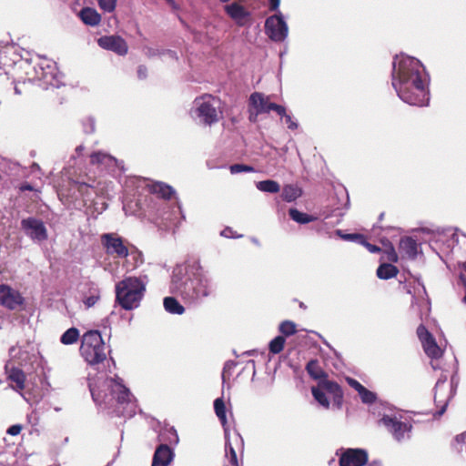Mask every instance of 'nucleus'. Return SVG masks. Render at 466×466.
Masks as SVG:
<instances>
[{"label": "nucleus", "mask_w": 466, "mask_h": 466, "mask_svg": "<svg viewBox=\"0 0 466 466\" xmlns=\"http://www.w3.org/2000/svg\"><path fill=\"white\" fill-rule=\"evenodd\" d=\"M391 85L404 103L416 106L429 105L430 76L419 59L396 55L392 60Z\"/></svg>", "instance_id": "f257e3e1"}, {"label": "nucleus", "mask_w": 466, "mask_h": 466, "mask_svg": "<svg viewBox=\"0 0 466 466\" xmlns=\"http://www.w3.org/2000/svg\"><path fill=\"white\" fill-rule=\"evenodd\" d=\"M41 61L35 66H31V60L23 58L17 53V48L14 45L0 43V69H3L7 75L10 69L15 66L25 70L26 81L37 84L43 89L49 87L59 88L63 86L62 74L58 71L56 64L45 56H40Z\"/></svg>", "instance_id": "f03ea898"}, {"label": "nucleus", "mask_w": 466, "mask_h": 466, "mask_svg": "<svg viewBox=\"0 0 466 466\" xmlns=\"http://www.w3.org/2000/svg\"><path fill=\"white\" fill-rule=\"evenodd\" d=\"M169 291L187 304L198 305L213 294L215 285L201 266L193 263L185 267L177 266L173 269Z\"/></svg>", "instance_id": "7ed1b4c3"}, {"label": "nucleus", "mask_w": 466, "mask_h": 466, "mask_svg": "<svg viewBox=\"0 0 466 466\" xmlns=\"http://www.w3.org/2000/svg\"><path fill=\"white\" fill-rule=\"evenodd\" d=\"M89 390L93 400L97 405L105 404L109 407L115 401L114 411L117 416L132 418L136 414L137 403L135 397L118 376L106 378L101 386L96 387L89 383Z\"/></svg>", "instance_id": "20e7f679"}, {"label": "nucleus", "mask_w": 466, "mask_h": 466, "mask_svg": "<svg viewBox=\"0 0 466 466\" xmlns=\"http://www.w3.org/2000/svg\"><path fill=\"white\" fill-rule=\"evenodd\" d=\"M146 290L145 283L137 277H128L116 285V301L126 310L139 306Z\"/></svg>", "instance_id": "39448f33"}, {"label": "nucleus", "mask_w": 466, "mask_h": 466, "mask_svg": "<svg viewBox=\"0 0 466 466\" xmlns=\"http://www.w3.org/2000/svg\"><path fill=\"white\" fill-rule=\"evenodd\" d=\"M79 352L90 366L100 364L106 360V344L100 331L96 329L86 331L81 337Z\"/></svg>", "instance_id": "423d86ee"}, {"label": "nucleus", "mask_w": 466, "mask_h": 466, "mask_svg": "<svg viewBox=\"0 0 466 466\" xmlns=\"http://www.w3.org/2000/svg\"><path fill=\"white\" fill-rule=\"evenodd\" d=\"M151 191L158 195L161 200L162 209H166L168 206L167 200L170 199L172 196L176 195V190L169 185L163 182H156L152 185ZM158 216L166 221L175 222L181 217L185 219L180 203L177 200L176 204L172 207L171 211H160Z\"/></svg>", "instance_id": "0eeeda50"}, {"label": "nucleus", "mask_w": 466, "mask_h": 466, "mask_svg": "<svg viewBox=\"0 0 466 466\" xmlns=\"http://www.w3.org/2000/svg\"><path fill=\"white\" fill-rule=\"evenodd\" d=\"M213 100L214 98L211 96L196 97L190 111L192 116L199 118L207 126L217 123L218 116Z\"/></svg>", "instance_id": "6e6552de"}, {"label": "nucleus", "mask_w": 466, "mask_h": 466, "mask_svg": "<svg viewBox=\"0 0 466 466\" xmlns=\"http://www.w3.org/2000/svg\"><path fill=\"white\" fill-rule=\"evenodd\" d=\"M100 242L106 255L114 258H126L129 255L128 241L117 233H103Z\"/></svg>", "instance_id": "1a4fd4ad"}, {"label": "nucleus", "mask_w": 466, "mask_h": 466, "mask_svg": "<svg viewBox=\"0 0 466 466\" xmlns=\"http://www.w3.org/2000/svg\"><path fill=\"white\" fill-rule=\"evenodd\" d=\"M275 11L277 13L268 16L265 21V34L271 41L281 43L288 37L289 25L283 14L279 9Z\"/></svg>", "instance_id": "9d476101"}, {"label": "nucleus", "mask_w": 466, "mask_h": 466, "mask_svg": "<svg viewBox=\"0 0 466 466\" xmlns=\"http://www.w3.org/2000/svg\"><path fill=\"white\" fill-rule=\"evenodd\" d=\"M380 422L390 432L396 441L402 442L410 439L412 430L410 423L401 421L397 417L390 415H383Z\"/></svg>", "instance_id": "9b49d317"}, {"label": "nucleus", "mask_w": 466, "mask_h": 466, "mask_svg": "<svg viewBox=\"0 0 466 466\" xmlns=\"http://www.w3.org/2000/svg\"><path fill=\"white\" fill-rule=\"evenodd\" d=\"M21 228L25 234L35 242H43L48 238V233L44 222L35 217L21 220Z\"/></svg>", "instance_id": "f8f14e48"}, {"label": "nucleus", "mask_w": 466, "mask_h": 466, "mask_svg": "<svg viewBox=\"0 0 466 466\" xmlns=\"http://www.w3.org/2000/svg\"><path fill=\"white\" fill-rule=\"evenodd\" d=\"M25 304V299L20 291L7 284L0 285V305L9 310H15Z\"/></svg>", "instance_id": "ddd939ff"}, {"label": "nucleus", "mask_w": 466, "mask_h": 466, "mask_svg": "<svg viewBox=\"0 0 466 466\" xmlns=\"http://www.w3.org/2000/svg\"><path fill=\"white\" fill-rule=\"evenodd\" d=\"M339 466H364L368 462V451L361 448L341 449Z\"/></svg>", "instance_id": "4468645a"}, {"label": "nucleus", "mask_w": 466, "mask_h": 466, "mask_svg": "<svg viewBox=\"0 0 466 466\" xmlns=\"http://www.w3.org/2000/svg\"><path fill=\"white\" fill-rule=\"evenodd\" d=\"M97 44L101 48L112 51L118 56H124L128 51V46L125 39L116 35H103L98 38Z\"/></svg>", "instance_id": "2eb2a0df"}, {"label": "nucleus", "mask_w": 466, "mask_h": 466, "mask_svg": "<svg viewBox=\"0 0 466 466\" xmlns=\"http://www.w3.org/2000/svg\"><path fill=\"white\" fill-rule=\"evenodd\" d=\"M224 10L238 26H245L250 22L251 13L238 2L226 5Z\"/></svg>", "instance_id": "dca6fc26"}, {"label": "nucleus", "mask_w": 466, "mask_h": 466, "mask_svg": "<svg viewBox=\"0 0 466 466\" xmlns=\"http://www.w3.org/2000/svg\"><path fill=\"white\" fill-rule=\"evenodd\" d=\"M174 459V449L167 443H160L153 453L151 466H169Z\"/></svg>", "instance_id": "f3484780"}, {"label": "nucleus", "mask_w": 466, "mask_h": 466, "mask_svg": "<svg viewBox=\"0 0 466 466\" xmlns=\"http://www.w3.org/2000/svg\"><path fill=\"white\" fill-rule=\"evenodd\" d=\"M447 381V376L446 375H441L436 384H435V387H434V390H435V393H434V402L436 404L437 407H440V410L436 412L435 416H441L446 409H447V406H448V403H449V400L452 398L454 392H455V390H453V385H454V377L451 378V392H450V396L447 398V399H441L439 397V390H441V387H443L445 385Z\"/></svg>", "instance_id": "a211bd4d"}, {"label": "nucleus", "mask_w": 466, "mask_h": 466, "mask_svg": "<svg viewBox=\"0 0 466 466\" xmlns=\"http://www.w3.org/2000/svg\"><path fill=\"white\" fill-rule=\"evenodd\" d=\"M318 386L321 388L326 393L332 396L334 404L340 408L343 400V391L339 384L334 380H329L328 378L322 379L318 382Z\"/></svg>", "instance_id": "6ab92c4d"}, {"label": "nucleus", "mask_w": 466, "mask_h": 466, "mask_svg": "<svg viewBox=\"0 0 466 466\" xmlns=\"http://www.w3.org/2000/svg\"><path fill=\"white\" fill-rule=\"evenodd\" d=\"M249 102L250 105L257 109V114L268 113L272 110V108H269V106L274 104L273 102H269L263 94L258 92L250 95Z\"/></svg>", "instance_id": "aec40b11"}, {"label": "nucleus", "mask_w": 466, "mask_h": 466, "mask_svg": "<svg viewBox=\"0 0 466 466\" xmlns=\"http://www.w3.org/2000/svg\"><path fill=\"white\" fill-rule=\"evenodd\" d=\"M399 249L410 259H415L418 255V244L411 237H405L400 240Z\"/></svg>", "instance_id": "412c9836"}, {"label": "nucleus", "mask_w": 466, "mask_h": 466, "mask_svg": "<svg viewBox=\"0 0 466 466\" xmlns=\"http://www.w3.org/2000/svg\"><path fill=\"white\" fill-rule=\"evenodd\" d=\"M158 441L161 443H167L168 446H177L179 442V437L177 430L173 426H166L158 435Z\"/></svg>", "instance_id": "4be33fe9"}, {"label": "nucleus", "mask_w": 466, "mask_h": 466, "mask_svg": "<svg viewBox=\"0 0 466 466\" xmlns=\"http://www.w3.org/2000/svg\"><path fill=\"white\" fill-rule=\"evenodd\" d=\"M79 17L85 25L90 26L97 25L101 21V15L91 7L82 8L79 12Z\"/></svg>", "instance_id": "5701e85b"}, {"label": "nucleus", "mask_w": 466, "mask_h": 466, "mask_svg": "<svg viewBox=\"0 0 466 466\" xmlns=\"http://www.w3.org/2000/svg\"><path fill=\"white\" fill-rule=\"evenodd\" d=\"M305 369L309 377L318 380V382L322 379L328 378L327 372L320 367L319 361L317 359H311L308 361Z\"/></svg>", "instance_id": "b1692460"}, {"label": "nucleus", "mask_w": 466, "mask_h": 466, "mask_svg": "<svg viewBox=\"0 0 466 466\" xmlns=\"http://www.w3.org/2000/svg\"><path fill=\"white\" fill-rule=\"evenodd\" d=\"M163 306L169 314L182 315L185 312L184 306L173 296L165 297Z\"/></svg>", "instance_id": "393cba45"}, {"label": "nucleus", "mask_w": 466, "mask_h": 466, "mask_svg": "<svg viewBox=\"0 0 466 466\" xmlns=\"http://www.w3.org/2000/svg\"><path fill=\"white\" fill-rule=\"evenodd\" d=\"M301 195L302 190L299 187L293 184H287L282 187L280 197L284 201L289 203L297 200Z\"/></svg>", "instance_id": "a878e982"}, {"label": "nucleus", "mask_w": 466, "mask_h": 466, "mask_svg": "<svg viewBox=\"0 0 466 466\" xmlns=\"http://www.w3.org/2000/svg\"><path fill=\"white\" fill-rule=\"evenodd\" d=\"M289 215L293 221L297 222L299 225H306L317 219L316 217L302 212L296 208H290L289 209Z\"/></svg>", "instance_id": "bb28decb"}, {"label": "nucleus", "mask_w": 466, "mask_h": 466, "mask_svg": "<svg viewBox=\"0 0 466 466\" xmlns=\"http://www.w3.org/2000/svg\"><path fill=\"white\" fill-rule=\"evenodd\" d=\"M398 273V268L391 263H380L376 271L377 277L384 280L394 278Z\"/></svg>", "instance_id": "cd10ccee"}, {"label": "nucleus", "mask_w": 466, "mask_h": 466, "mask_svg": "<svg viewBox=\"0 0 466 466\" xmlns=\"http://www.w3.org/2000/svg\"><path fill=\"white\" fill-rule=\"evenodd\" d=\"M422 344L424 352L431 360H438L442 356V350L436 342L435 338L427 340Z\"/></svg>", "instance_id": "c85d7f7f"}, {"label": "nucleus", "mask_w": 466, "mask_h": 466, "mask_svg": "<svg viewBox=\"0 0 466 466\" xmlns=\"http://www.w3.org/2000/svg\"><path fill=\"white\" fill-rule=\"evenodd\" d=\"M256 187L258 190L261 192L269 194H275L280 191L279 183L273 179H265L258 181L256 182Z\"/></svg>", "instance_id": "c756f323"}, {"label": "nucleus", "mask_w": 466, "mask_h": 466, "mask_svg": "<svg viewBox=\"0 0 466 466\" xmlns=\"http://www.w3.org/2000/svg\"><path fill=\"white\" fill-rule=\"evenodd\" d=\"M90 162L92 164H105L108 167L117 164V160L115 157L100 151L91 154Z\"/></svg>", "instance_id": "7c9ffc66"}, {"label": "nucleus", "mask_w": 466, "mask_h": 466, "mask_svg": "<svg viewBox=\"0 0 466 466\" xmlns=\"http://www.w3.org/2000/svg\"><path fill=\"white\" fill-rule=\"evenodd\" d=\"M80 339L79 329L76 327L67 329L61 336L60 342L63 345H73Z\"/></svg>", "instance_id": "2f4dec72"}, {"label": "nucleus", "mask_w": 466, "mask_h": 466, "mask_svg": "<svg viewBox=\"0 0 466 466\" xmlns=\"http://www.w3.org/2000/svg\"><path fill=\"white\" fill-rule=\"evenodd\" d=\"M214 410H215V413H216L217 417L218 418L220 423L222 424L223 429L225 430V428H228L227 427V409H226L224 400L222 398H217L214 400Z\"/></svg>", "instance_id": "473e14b6"}, {"label": "nucleus", "mask_w": 466, "mask_h": 466, "mask_svg": "<svg viewBox=\"0 0 466 466\" xmlns=\"http://www.w3.org/2000/svg\"><path fill=\"white\" fill-rule=\"evenodd\" d=\"M380 243L382 244L383 253L385 254L386 258L391 263L397 262L398 254L395 250L393 244L386 238H382L380 239Z\"/></svg>", "instance_id": "72a5a7b5"}, {"label": "nucleus", "mask_w": 466, "mask_h": 466, "mask_svg": "<svg viewBox=\"0 0 466 466\" xmlns=\"http://www.w3.org/2000/svg\"><path fill=\"white\" fill-rule=\"evenodd\" d=\"M8 379L15 383L18 390H24L25 376L22 370L19 368H12Z\"/></svg>", "instance_id": "f704fd0d"}, {"label": "nucleus", "mask_w": 466, "mask_h": 466, "mask_svg": "<svg viewBox=\"0 0 466 466\" xmlns=\"http://www.w3.org/2000/svg\"><path fill=\"white\" fill-rule=\"evenodd\" d=\"M311 393H312V396L315 399V400L319 405H321L322 407H324L326 409H328L329 407V400L326 395V392L321 388H319V386L312 387Z\"/></svg>", "instance_id": "c9c22d12"}, {"label": "nucleus", "mask_w": 466, "mask_h": 466, "mask_svg": "<svg viewBox=\"0 0 466 466\" xmlns=\"http://www.w3.org/2000/svg\"><path fill=\"white\" fill-rule=\"evenodd\" d=\"M286 339L284 336H277L273 339H271L268 343V350L272 354L280 353L285 346Z\"/></svg>", "instance_id": "e433bc0d"}, {"label": "nucleus", "mask_w": 466, "mask_h": 466, "mask_svg": "<svg viewBox=\"0 0 466 466\" xmlns=\"http://www.w3.org/2000/svg\"><path fill=\"white\" fill-rule=\"evenodd\" d=\"M279 331L281 333L280 336L289 337L297 333V326L291 320H284L279 324Z\"/></svg>", "instance_id": "4c0bfd02"}, {"label": "nucleus", "mask_w": 466, "mask_h": 466, "mask_svg": "<svg viewBox=\"0 0 466 466\" xmlns=\"http://www.w3.org/2000/svg\"><path fill=\"white\" fill-rule=\"evenodd\" d=\"M224 433H225V451H226V452H229V454H230V463L237 464L238 463L237 453L230 442L229 431L228 428H225Z\"/></svg>", "instance_id": "58836bf2"}, {"label": "nucleus", "mask_w": 466, "mask_h": 466, "mask_svg": "<svg viewBox=\"0 0 466 466\" xmlns=\"http://www.w3.org/2000/svg\"><path fill=\"white\" fill-rule=\"evenodd\" d=\"M358 394L364 404H373L377 400V394L368 390L366 387H364Z\"/></svg>", "instance_id": "ea45409f"}, {"label": "nucleus", "mask_w": 466, "mask_h": 466, "mask_svg": "<svg viewBox=\"0 0 466 466\" xmlns=\"http://www.w3.org/2000/svg\"><path fill=\"white\" fill-rule=\"evenodd\" d=\"M229 171L231 174H238L242 172H254L255 168L252 166L246 165V164H233L229 167Z\"/></svg>", "instance_id": "a19ab883"}, {"label": "nucleus", "mask_w": 466, "mask_h": 466, "mask_svg": "<svg viewBox=\"0 0 466 466\" xmlns=\"http://www.w3.org/2000/svg\"><path fill=\"white\" fill-rule=\"evenodd\" d=\"M82 126L86 134H92L96 130V120L93 116H87L82 120Z\"/></svg>", "instance_id": "79ce46f5"}, {"label": "nucleus", "mask_w": 466, "mask_h": 466, "mask_svg": "<svg viewBox=\"0 0 466 466\" xmlns=\"http://www.w3.org/2000/svg\"><path fill=\"white\" fill-rule=\"evenodd\" d=\"M417 335L421 343L434 338L428 329L422 324L417 328Z\"/></svg>", "instance_id": "37998d69"}, {"label": "nucleus", "mask_w": 466, "mask_h": 466, "mask_svg": "<svg viewBox=\"0 0 466 466\" xmlns=\"http://www.w3.org/2000/svg\"><path fill=\"white\" fill-rule=\"evenodd\" d=\"M335 234L343 240L355 242L356 239L360 238V233H345L341 229H336Z\"/></svg>", "instance_id": "c03bdc74"}, {"label": "nucleus", "mask_w": 466, "mask_h": 466, "mask_svg": "<svg viewBox=\"0 0 466 466\" xmlns=\"http://www.w3.org/2000/svg\"><path fill=\"white\" fill-rule=\"evenodd\" d=\"M117 0H97L99 7L105 12L111 13L116 9Z\"/></svg>", "instance_id": "a18cd8bd"}, {"label": "nucleus", "mask_w": 466, "mask_h": 466, "mask_svg": "<svg viewBox=\"0 0 466 466\" xmlns=\"http://www.w3.org/2000/svg\"><path fill=\"white\" fill-rule=\"evenodd\" d=\"M132 249H129L128 257H131L134 260V267H137L144 262L143 253L138 250L137 248L132 247Z\"/></svg>", "instance_id": "49530a36"}, {"label": "nucleus", "mask_w": 466, "mask_h": 466, "mask_svg": "<svg viewBox=\"0 0 466 466\" xmlns=\"http://www.w3.org/2000/svg\"><path fill=\"white\" fill-rule=\"evenodd\" d=\"M343 197L345 198V203H344V206L343 208H340V207H337L335 209H334V213H335V216H339V217H343L345 212L349 209L350 208V197H349V194L347 192L346 189H343Z\"/></svg>", "instance_id": "de8ad7c7"}, {"label": "nucleus", "mask_w": 466, "mask_h": 466, "mask_svg": "<svg viewBox=\"0 0 466 466\" xmlns=\"http://www.w3.org/2000/svg\"><path fill=\"white\" fill-rule=\"evenodd\" d=\"M151 55H153V56L157 55L160 56H167L171 59L178 60L177 53L171 49H157V50L152 51Z\"/></svg>", "instance_id": "09e8293b"}, {"label": "nucleus", "mask_w": 466, "mask_h": 466, "mask_svg": "<svg viewBox=\"0 0 466 466\" xmlns=\"http://www.w3.org/2000/svg\"><path fill=\"white\" fill-rule=\"evenodd\" d=\"M100 296L97 291L91 293L88 296H86L83 299L85 306L89 309L93 307L99 299Z\"/></svg>", "instance_id": "8fccbe9b"}, {"label": "nucleus", "mask_w": 466, "mask_h": 466, "mask_svg": "<svg viewBox=\"0 0 466 466\" xmlns=\"http://www.w3.org/2000/svg\"><path fill=\"white\" fill-rule=\"evenodd\" d=\"M237 362L234 360H228L224 364V368L222 370V380L225 381L226 377H229L231 375V371L234 370V368L237 366Z\"/></svg>", "instance_id": "3c124183"}, {"label": "nucleus", "mask_w": 466, "mask_h": 466, "mask_svg": "<svg viewBox=\"0 0 466 466\" xmlns=\"http://www.w3.org/2000/svg\"><path fill=\"white\" fill-rule=\"evenodd\" d=\"M282 118L284 119L285 124L287 125L289 129L295 130L299 127L298 121L294 119L291 115L287 113Z\"/></svg>", "instance_id": "603ef678"}, {"label": "nucleus", "mask_w": 466, "mask_h": 466, "mask_svg": "<svg viewBox=\"0 0 466 466\" xmlns=\"http://www.w3.org/2000/svg\"><path fill=\"white\" fill-rule=\"evenodd\" d=\"M17 350V347L16 346H12L10 349H9V355L12 357V358H17L19 360H21V361L23 360V354L24 353H26V351H24L22 350L21 348L18 349V351Z\"/></svg>", "instance_id": "864d4df0"}, {"label": "nucleus", "mask_w": 466, "mask_h": 466, "mask_svg": "<svg viewBox=\"0 0 466 466\" xmlns=\"http://www.w3.org/2000/svg\"><path fill=\"white\" fill-rule=\"evenodd\" d=\"M220 235L227 238H238L241 237V235H237L233 229L229 227L225 228L221 232Z\"/></svg>", "instance_id": "5fc2aeb1"}, {"label": "nucleus", "mask_w": 466, "mask_h": 466, "mask_svg": "<svg viewBox=\"0 0 466 466\" xmlns=\"http://www.w3.org/2000/svg\"><path fill=\"white\" fill-rule=\"evenodd\" d=\"M348 384L354 389L358 393L364 388V386L353 378H347Z\"/></svg>", "instance_id": "6e6d98bb"}, {"label": "nucleus", "mask_w": 466, "mask_h": 466, "mask_svg": "<svg viewBox=\"0 0 466 466\" xmlns=\"http://www.w3.org/2000/svg\"><path fill=\"white\" fill-rule=\"evenodd\" d=\"M272 111H275L281 118L287 114L286 107L278 104H272L269 106Z\"/></svg>", "instance_id": "4d7b16f0"}, {"label": "nucleus", "mask_w": 466, "mask_h": 466, "mask_svg": "<svg viewBox=\"0 0 466 466\" xmlns=\"http://www.w3.org/2000/svg\"><path fill=\"white\" fill-rule=\"evenodd\" d=\"M21 431L22 426L20 424H14L7 429L6 433L11 436H16L21 432Z\"/></svg>", "instance_id": "13d9d810"}, {"label": "nucleus", "mask_w": 466, "mask_h": 466, "mask_svg": "<svg viewBox=\"0 0 466 466\" xmlns=\"http://www.w3.org/2000/svg\"><path fill=\"white\" fill-rule=\"evenodd\" d=\"M137 77L141 80H144L147 78V68L146 66L144 65H140L138 66L137 67Z\"/></svg>", "instance_id": "bf43d9fd"}, {"label": "nucleus", "mask_w": 466, "mask_h": 466, "mask_svg": "<svg viewBox=\"0 0 466 466\" xmlns=\"http://www.w3.org/2000/svg\"><path fill=\"white\" fill-rule=\"evenodd\" d=\"M370 253H379L380 252L382 249L377 246V245H373L371 243H370L369 241H367V243L365 244L364 246Z\"/></svg>", "instance_id": "052dcab7"}, {"label": "nucleus", "mask_w": 466, "mask_h": 466, "mask_svg": "<svg viewBox=\"0 0 466 466\" xmlns=\"http://www.w3.org/2000/svg\"><path fill=\"white\" fill-rule=\"evenodd\" d=\"M268 8L270 11H275L279 8L280 0H268Z\"/></svg>", "instance_id": "680f3d73"}, {"label": "nucleus", "mask_w": 466, "mask_h": 466, "mask_svg": "<svg viewBox=\"0 0 466 466\" xmlns=\"http://www.w3.org/2000/svg\"><path fill=\"white\" fill-rule=\"evenodd\" d=\"M455 442L457 444H464L466 443V431L461 433V434H458L455 439H454Z\"/></svg>", "instance_id": "e2e57ef3"}, {"label": "nucleus", "mask_w": 466, "mask_h": 466, "mask_svg": "<svg viewBox=\"0 0 466 466\" xmlns=\"http://www.w3.org/2000/svg\"><path fill=\"white\" fill-rule=\"evenodd\" d=\"M19 189L22 192H24V191H33L34 187H33V186L30 183L25 182V183L21 184Z\"/></svg>", "instance_id": "0e129e2a"}, {"label": "nucleus", "mask_w": 466, "mask_h": 466, "mask_svg": "<svg viewBox=\"0 0 466 466\" xmlns=\"http://www.w3.org/2000/svg\"><path fill=\"white\" fill-rule=\"evenodd\" d=\"M5 163L0 161V184L5 180L6 173L4 171L3 167Z\"/></svg>", "instance_id": "69168bd1"}, {"label": "nucleus", "mask_w": 466, "mask_h": 466, "mask_svg": "<svg viewBox=\"0 0 466 466\" xmlns=\"http://www.w3.org/2000/svg\"><path fill=\"white\" fill-rule=\"evenodd\" d=\"M458 284L463 286L466 289V277L462 273H461L459 276Z\"/></svg>", "instance_id": "338daca9"}, {"label": "nucleus", "mask_w": 466, "mask_h": 466, "mask_svg": "<svg viewBox=\"0 0 466 466\" xmlns=\"http://www.w3.org/2000/svg\"><path fill=\"white\" fill-rule=\"evenodd\" d=\"M365 465L367 466H382V463L380 460H373L371 461H368Z\"/></svg>", "instance_id": "774afa93"}]
</instances>
